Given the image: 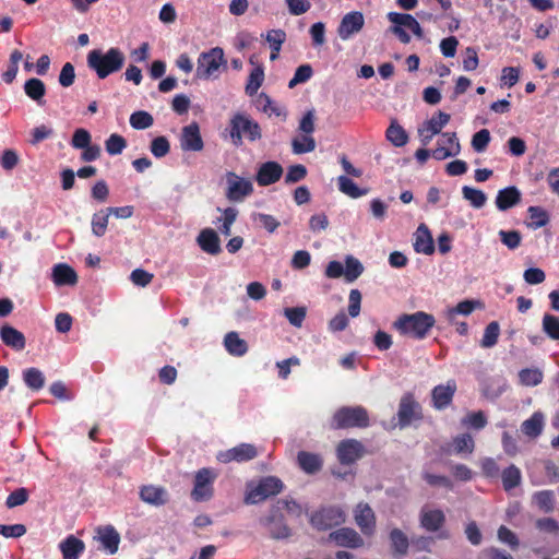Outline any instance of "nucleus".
I'll list each match as a JSON object with an SVG mask.
<instances>
[{
  "label": "nucleus",
  "mask_w": 559,
  "mask_h": 559,
  "mask_svg": "<svg viewBox=\"0 0 559 559\" xmlns=\"http://www.w3.org/2000/svg\"><path fill=\"white\" fill-rule=\"evenodd\" d=\"M109 214L105 210L95 213L92 217V231L95 236L102 237L105 235L108 226Z\"/></svg>",
  "instance_id": "39"
},
{
  "label": "nucleus",
  "mask_w": 559,
  "mask_h": 559,
  "mask_svg": "<svg viewBox=\"0 0 559 559\" xmlns=\"http://www.w3.org/2000/svg\"><path fill=\"white\" fill-rule=\"evenodd\" d=\"M499 237L501 242L511 250L516 249L522 240V236L518 230H500Z\"/></svg>",
  "instance_id": "52"
},
{
  "label": "nucleus",
  "mask_w": 559,
  "mask_h": 559,
  "mask_svg": "<svg viewBox=\"0 0 559 559\" xmlns=\"http://www.w3.org/2000/svg\"><path fill=\"white\" fill-rule=\"evenodd\" d=\"M358 456H338V467L332 469L333 475L345 478L353 473V466Z\"/></svg>",
  "instance_id": "46"
},
{
  "label": "nucleus",
  "mask_w": 559,
  "mask_h": 559,
  "mask_svg": "<svg viewBox=\"0 0 559 559\" xmlns=\"http://www.w3.org/2000/svg\"><path fill=\"white\" fill-rule=\"evenodd\" d=\"M127 146V142L123 136L119 134H111L105 142V147L108 154L118 155L120 154Z\"/></svg>",
  "instance_id": "48"
},
{
  "label": "nucleus",
  "mask_w": 559,
  "mask_h": 559,
  "mask_svg": "<svg viewBox=\"0 0 559 559\" xmlns=\"http://www.w3.org/2000/svg\"><path fill=\"white\" fill-rule=\"evenodd\" d=\"M153 123V116L147 111L139 110L130 116V124L135 130L148 129Z\"/></svg>",
  "instance_id": "37"
},
{
  "label": "nucleus",
  "mask_w": 559,
  "mask_h": 559,
  "mask_svg": "<svg viewBox=\"0 0 559 559\" xmlns=\"http://www.w3.org/2000/svg\"><path fill=\"white\" fill-rule=\"evenodd\" d=\"M307 176V168L304 165H293L288 168L285 176V182L287 185L296 183L302 180Z\"/></svg>",
  "instance_id": "62"
},
{
  "label": "nucleus",
  "mask_w": 559,
  "mask_h": 559,
  "mask_svg": "<svg viewBox=\"0 0 559 559\" xmlns=\"http://www.w3.org/2000/svg\"><path fill=\"white\" fill-rule=\"evenodd\" d=\"M226 183V197L228 200L234 202H241L253 191L252 182L249 179L237 176L235 173H227Z\"/></svg>",
  "instance_id": "11"
},
{
  "label": "nucleus",
  "mask_w": 559,
  "mask_h": 559,
  "mask_svg": "<svg viewBox=\"0 0 559 559\" xmlns=\"http://www.w3.org/2000/svg\"><path fill=\"white\" fill-rule=\"evenodd\" d=\"M56 286H73L78 283V274L73 267L66 263L56 264L51 273Z\"/></svg>",
  "instance_id": "23"
},
{
  "label": "nucleus",
  "mask_w": 559,
  "mask_h": 559,
  "mask_svg": "<svg viewBox=\"0 0 559 559\" xmlns=\"http://www.w3.org/2000/svg\"><path fill=\"white\" fill-rule=\"evenodd\" d=\"M292 148L293 152L297 155L310 153L316 150V141L311 135L305 134L301 139H293Z\"/></svg>",
  "instance_id": "40"
},
{
  "label": "nucleus",
  "mask_w": 559,
  "mask_h": 559,
  "mask_svg": "<svg viewBox=\"0 0 559 559\" xmlns=\"http://www.w3.org/2000/svg\"><path fill=\"white\" fill-rule=\"evenodd\" d=\"M533 500L538 509L546 513L554 509V493L550 490H543L534 493Z\"/></svg>",
  "instance_id": "45"
},
{
  "label": "nucleus",
  "mask_w": 559,
  "mask_h": 559,
  "mask_svg": "<svg viewBox=\"0 0 559 559\" xmlns=\"http://www.w3.org/2000/svg\"><path fill=\"white\" fill-rule=\"evenodd\" d=\"M369 426V416L361 406H344L338 408L332 419V427L336 429L366 428Z\"/></svg>",
  "instance_id": "3"
},
{
  "label": "nucleus",
  "mask_w": 559,
  "mask_h": 559,
  "mask_svg": "<svg viewBox=\"0 0 559 559\" xmlns=\"http://www.w3.org/2000/svg\"><path fill=\"white\" fill-rule=\"evenodd\" d=\"M364 271L362 264L354 257L348 255L346 258V270L344 271L345 280L348 283L357 280Z\"/></svg>",
  "instance_id": "43"
},
{
  "label": "nucleus",
  "mask_w": 559,
  "mask_h": 559,
  "mask_svg": "<svg viewBox=\"0 0 559 559\" xmlns=\"http://www.w3.org/2000/svg\"><path fill=\"white\" fill-rule=\"evenodd\" d=\"M365 451L362 444L355 439H347L337 445V454H361Z\"/></svg>",
  "instance_id": "53"
},
{
  "label": "nucleus",
  "mask_w": 559,
  "mask_h": 559,
  "mask_svg": "<svg viewBox=\"0 0 559 559\" xmlns=\"http://www.w3.org/2000/svg\"><path fill=\"white\" fill-rule=\"evenodd\" d=\"M453 448L457 453H472L474 450L473 437L468 433L456 437L453 441Z\"/></svg>",
  "instance_id": "55"
},
{
  "label": "nucleus",
  "mask_w": 559,
  "mask_h": 559,
  "mask_svg": "<svg viewBox=\"0 0 559 559\" xmlns=\"http://www.w3.org/2000/svg\"><path fill=\"white\" fill-rule=\"evenodd\" d=\"M414 249L418 253L430 255L435 252L433 239L425 224H420L414 234Z\"/></svg>",
  "instance_id": "20"
},
{
  "label": "nucleus",
  "mask_w": 559,
  "mask_h": 559,
  "mask_svg": "<svg viewBox=\"0 0 559 559\" xmlns=\"http://www.w3.org/2000/svg\"><path fill=\"white\" fill-rule=\"evenodd\" d=\"M432 314L417 311L412 314H402L394 322L393 328L401 334L413 338H424L435 325Z\"/></svg>",
  "instance_id": "2"
},
{
  "label": "nucleus",
  "mask_w": 559,
  "mask_h": 559,
  "mask_svg": "<svg viewBox=\"0 0 559 559\" xmlns=\"http://www.w3.org/2000/svg\"><path fill=\"white\" fill-rule=\"evenodd\" d=\"M442 136L448 139L449 146H445L441 143V141H438L437 147L431 151V156L437 160H443L449 157L459 155L461 152V144L456 133L445 132L442 133Z\"/></svg>",
  "instance_id": "17"
},
{
  "label": "nucleus",
  "mask_w": 559,
  "mask_h": 559,
  "mask_svg": "<svg viewBox=\"0 0 559 559\" xmlns=\"http://www.w3.org/2000/svg\"><path fill=\"white\" fill-rule=\"evenodd\" d=\"M59 549L63 559H79L85 550V544L74 535H69L59 544Z\"/></svg>",
  "instance_id": "24"
},
{
  "label": "nucleus",
  "mask_w": 559,
  "mask_h": 559,
  "mask_svg": "<svg viewBox=\"0 0 559 559\" xmlns=\"http://www.w3.org/2000/svg\"><path fill=\"white\" fill-rule=\"evenodd\" d=\"M365 19L361 12L354 11L345 14L338 25L337 34L341 39L347 40L354 34L361 31Z\"/></svg>",
  "instance_id": "15"
},
{
  "label": "nucleus",
  "mask_w": 559,
  "mask_h": 559,
  "mask_svg": "<svg viewBox=\"0 0 559 559\" xmlns=\"http://www.w3.org/2000/svg\"><path fill=\"white\" fill-rule=\"evenodd\" d=\"M213 496V487L202 485V483H194L191 497L194 501H206Z\"/></svg>",
  "instance_id": "64"
},
{
  "label": "nucleus",
  "mask_w": 559,
  "mask_h": 559,
  "mask_svg": "<svg viewBox=\"0 0 559 559\" xmlns=\"http://www.w3.org/2000/svg\"><path fill=\"white\" fill-rule=\"evenodd\" d=\"M284 313L290 324L300 328L306 317V309L304 307L286 308Z\"/></svg>",
  "instance_id": "60"
},
{
  "label": "nucleus",
  "mask_w": 559,
  "mask_h": 559,
  "mask_svg": "<svg viewBox=\"0 0 559 559\" xmlns=\"http://www.w3.org/2000/svg\"><path fill=\"white\" fill-rule=\"evenodd\" d=\"M0 338L4 345L16 352L23 350L26 346L25 335L8 323L0 326Z\"/></svg>",
  "instance_id": "18"
},
{
  "label": "nucleus",
  "mask_w": 559,
  "mask_h": 559,
  "mask_svg": "<svg viewBox=\"0 0 559 559\" xmlns=\"http://www.w3.org/2000/svg\"><path fill=\"white\" fill-rule=\"evenodd\" d=\"M481 302L475 300H463L456 305V307L451 308L447 311L445 316L450 322H453L456 314L468 316L476 308H480Z\"/></svg>",
  "instance_id": "31"
},
{
  "label": "nucleus",
  "mask_w": 559,
  "mask_h": 559,
  "mask_svg": "<svg viewBox=\"0 0 559 559\" xmlns=\"http://www.w3.org/2000/svg\"><path fill=\"white\" fill-rule=\"evenodd\" d=\"M224 63L223 49L219 47L212 48L199 56L195 75L202 80L216 79L219 68Z\"/></svg>",
  "instance_id": "6"
},
{
  "label": "nucleus",
  "mask_w": 559,
  "mask_h": 559,
  "mask_svg": "<svg viewBox=\"0 0 559 559\" xmlns=\"http://www.w3.org/2000/svg\"><path fill=\"white\" fill-rule=\"evenodd\" d=\"M500 334V326L497 321L490 322L484 332L480 345L484 348H490L493 347L497 342Z\"/></svg>",
  "instance_id": "41"
},
{
  "label": "nucleus",
  "mask_w": 559,
  "mask_h": 559,
  "mask_svg": "<svg viewBox=\"0 0 559 559\" xmlns=\"http://www.w3.org/2000/svg\"><path fill=\"white\" fill-rule=\"evenodd\" d=\"M126 61L123 52L118 48H110L106 52L99 49L91 50L87 55V66L94 70L98 79H106L111 73L122 69Z\"/></svg>",
  "instance_id": "1"
},
{
  "label": "nucleus",
  "mask_w": 559,
  "mask_h": 559,
  "mask_svg": "<svg viewBox=\"0 0 559 559\" xmlns=\"http://www.w3.org/2000/svg\"><path fill=\"white\" fill-rule=\"evenodd\" d=\"M455 391L456 384L455 381L453 380L448 381L447 384L444 385H437L432 390L431 394L433 406L437 409H443L444 407H447L452 402Z\"/></svg>",
  "instance_id": "21"
},
{
  "label": "nucleus",
  "mask_w": 559,
  "mask_h": 559,
  "mask_svg": "<svg viewBox=\"0 0 559 559\" xmlns=\"http://www.w3.org/2000/svg\"><path fill=\"white\" fill-rule=\"evenodd\" d=\"M338 186L340 190L350 198H359L366 194V191L360 190L352 179L345 176L338 177Z\"/></svg>",
  "instance_id": "47"
},
{
  "label": "nucleus",
  "mask_w": 559,
  "mask_h": 559,
  "mask_svg": "<svg viewBox=\"0 0 559 559\" xmlns=\"http://www.w3.org/2000/svg\"><path fill=\"white\" fill-rule=\"evenodd\" d=\"M95 538L100 543L102 549L114 555L118 551L120 535L112 525L98 526Z\"/></svg>",
  "instance_id": "16"
},
{
  "label": "nucleus",
  "mask_w": 559,
  "mask_h": 559,
  "mask_svg": "<svg viewBox=\"0 0 559 559\" xmlns=\"http://www.w3.org/2000/svg\"><path fill=\"white\" fill-rule=\"evenodd\" d=\"M27 500H28V491L26 488L22 487V488L15 489L8 496V498L5 500V506L9 509H12V508L24 504Z\"/></svg>",
  "instance_id": "56"
},
{
  "label": "nucleus",
  "mask_w": 559,
  "mask_h": 559,
  "mask_svg": "<svg viewBox=\"0 0 559 559\" xmlns=\"http://www.w3.org/2000/svg\"><path fill=\"white\" fill-rule=\"evenodd\" d=\"M462 424L477 430L483 429L487 425V418L484 412H475L467 414L463 419Z\"/></svg>",
  "instance_id": "58"
},
{
  "label": "nucleus",
  "mask_w": 559,
  "mask_h": 559,
  "mask_svg": "<svg viewBox=\"0 0 559 559\" xmlns=\"http://www.w3.org/2000/svg\"><path fill=\"white\" fill-rule=\"evenodd\" d=\"M329 540L338 547L357 549L365 545L364 538L352 527H341L329 534Z\"/></svg>",
  "instance_id": "12"
},
{
  "label": "nucleus",
  "mask_w": 559,
  "mask_h": 559,
  "mask_svg": "<svg viewBox=\"0 0 559 559\" xmlns=\"http://www.w3.org/2000/svg\"><path fill=\"white\" fill-rule=\"evenodd\" d=\"M420 527L429 533H437L438 539H449L450 532L444 530L445 514L440 509L423 508L419 514Z\"/></svg>",
  "instance_id": "10"
},
{
  "label": "nucleus",
  "mask_w": 559,
  "mask_h": 559,
  "mask_svg": "<svg viewBox=\"0 0 559 559\" xmlns=\"http://www.w3.org/2000/svg\"><path fill=\"white\" fill-rule=\"evenodd\" d=\"M284 508L289 510V502L287 500H280L276 506L271 509L270 514L261 519V524L267 530V533L273 539H285L292 534L290 528L285 523L284 516L281 513V510Z\"/></svg>",
  "instance_id": "5"
},
{
  "label": "nucleus",
  "mask_w": 559,
  "mask_h": 559,
  "mask_svg": "<svg viewBox=\"0 0 559 559\" xmlns=\"http://www.w3.org/2000/svg\"><path fill=\"white\" fill-rule=\"evenodd\" d=\"M299 466L308 474L318 472L322 466L321 456H297Z\"/></svg>",
  "instance_id": "54"
},
{
  "label": "nucleus",
  "mask_w": 559,
  "mask_h": 559,
  "mask_svg": "<svg viewBox=\"0 0 559 559\" xmlns=\"http://www.w3.org/2000/svg\"><path fill=\"white\" fill-rule=\"evenodd\" d=\"M265 39L272 48L270 59L274 61L278 58L282 45L286 39V34L282 29H272L266 34Z\"/></svg>",
  "instance_id": "33"
},
{
  "label": "nucleus",
  "mask_w": 559,
  "mask_h": 559,
  "mask_svg": "<svg viewBox=\"0 0 559 559\" xmlns=\"http://www.w3.org/2000/svg\"><path fill=\"white\" fill-rule=\"evenodd\" d=\"M283 175V167L276 162H266L262 164L257 173V182L265 187L275 183Z\"/></svg>",
  "instance_id": "19"
},
{
  "label": "nucleus",
  "mask_w": 559,
  "mask_h": 559,
  "mask_svg": "<svg viewBox=\"0 0 559 559\" xmlns=\"http://www.w3.org/2000/svg\"><path fill=\"white\" fill-rule=\"evenodd\" d=\"M140 497L144 502L154 506H163L167 502V491L162 487L143 486L140 490Z\"/></svg>",
  "instance_id": "28"
},
{
  "label": "nucleus",
  "mask_w": 559,
  "mask_h": 559,
  "mask_svg": "<svg viewBox=\"0 0 559 559\" xmlns=\"http://www.w3.org/2000/svg\"><path fill=\"white\" fill-rule=\"evenodd\" d=\"M355 522L365 536L376 532V514L368 503L360 502L355 509Z\"/></svg>",
  "instance_id": "13"
},
{
  "label": "nucleus",
  "mask_w": 559,
  "mask_h": 559,
  "mask_svg": "<svg viewBox=\"0 0 559 559\" xmlns=\"http://www.w3.org/2000/svg\"><path fill=\"white\" fill-rule=\"evenodd\" d=\"M198 243L203 251L210 254H218L221 249V240L218 235L211 228L203 229L198 236Z\"/></svg>",
  "instance_id": "25"
},
{
  "label": "nucleus",
  "mask_w": 559,
  "mask_h": 559,
  "mask_svg": "<svg viewBox=\"0 0 559 559\" xmlns=\"http://www.w3.org/2000/svg\"><path fill=\"white\" fill-rule=\"evenodd\" d=\"M543 331L554 341H559V317L546 313L543 317Z\"/></svg>",
  "instance_id": "44"
},
{
  "label": "nucleus",
  "mask_w": 559,
  "mask_h": 559,
  "mask_svg": "<svg viewBox=\"0 0 559 559\" xmlns=\"http://www.w3.org/2000/svg\"><path fill=\"white\" fill-rule=\"evenodd\" d=\"M501 478L503 489L506 491H510L521 484L522 476L520 469L516 466L510 465L503 469Z\"/></svg>",
  "instance_id": "32"
},
{
  "label": "nucleus",
  "mask_w": 559,
  "mask_h": 559,
  "mask_svg": "<svg viewBox=\"0 0 559 559\" xmlns=\"http://www.w3.org/2000/svg\"><path fill=\"white\" fill-rule=\"evenodd\" d=\"M520 383L524 386H535L543 380V372L538 368H525L519 372Z\"/></svg>",
  "instance_id": "36"
},
{
  "label": "nucleus",
  "mask_w": 559,
  "mask_h": 559,
  "mask_svg": "<svg viewBox=\"0 0 559 559\" xmlns=\"http://www.w3.org/2000/svg\"><path fill=\"white\" fill-rule=\"evenodd\" d=\"M312 68L309 64L299 66L293 79L288 83L289 88H294L296 85L307 82L312 76Z\"/></svg>",
  "instance_id": "51"
},
{
  "label": "nucleus",
  "mask_w": 559,
  "mask_h": 559,
  "mask_svg": "<svg viewBox=\"0 0 559 559\" xmlns=\"http://www.w3.org/2000/svg\"><path fill=\"white\" fill-rule=\"evenodd\" d=\"M521 201V192L516 187H508L498 192L496 205L500 211H507L519 204Z\"/></svg>",
  "instance_id": "26"
},
{
  "label": "nucleus",
  "mask_w": 559,
  "mask_h": 559,
  "mask_svg": "<svg viewBox=\"0 0 559 559\" xmlns=\"http://www.w3.org/2000/svg\"><path fill=\"white\" fill-rule=\"evenodd\" d=\"M544 425V414L540 412H535L528 419L522 423L521 431L530 438H536L542 433Z\"/></svg>",
  "instance_id": "27"
},
{
  "label": "nucleus",
  "mask_w": 559,
  "mask_h": 559,
  "mask_svg": "<svg viewBox=\"0 0 559 559\" xmlns=\"http://www.w3.org/2000/svg\"><path fill=\"white\" fill-rule=\"evenodd\" d=\"M423 418L421 406L412 394H404L399 403L397 423L393 425L404 429L420 421Z\"/></svg>",
  "instance_id": "9"
},
{
  "label": "nucleus",
  "mask_w": 559,
  "mask_h": 559,
  "mask_svg": "<svg viewBox=\"0 0 559 559\" xmlns=\"http://www.w3.org/2000/svg\"><path fill=\"white\" fill-rule=\"evenodd\" d=\"M25 94L36 102L38 105L44 104V96L46 93V86L44 82L39 79H28L24 84Z\"/></svg>",
  "instance_id": "29"
},
{
  "label": "nucleus",
  "mask_w": 559,
  "mask_h": 559,
  "mask_svg": "<svg viewBox=\"0 0 559 559\" xmlns=\"http://www.w3.org/2000/svg\"><path fill=\"white\" fill-rule=\"evenodd\" d=\"M224 345L227 352L234 356H243L248 350L247 342L240 338L236 332H229L225 335Z\"/></svg>",
  "instance_id": "30"
},
{
  "label": "nucleus",
  "mask_w": 559,
  "mask_h": 559,
  "mask_svg": "<svg viewBox=\"0 0 559 559\" xmlns=\"http://www.w3.org/2000/svg\"><path fill=\"white\" fill-rule=\"evenodd\" d=\"M91 134L85 129H76L73 133L71 145L74 148H85L86 146L91 145Z\"/></svg>",
  "instance_id": "61"
},
{
  "label": "nucleus",
  "mask_w": 559,
  "mask_h": 559,
  "mask_svg": "<svg viewBox=\"0 0 559 559\" xmlns=\"http://www.w3.org/2000/svg\"><path fill=\"white\" fill-rule=\"evenodd\" d=\"M386 139L397 147H401L407 143L408 136L405 130L393 120L386 130Z\"/></svg>",
  "instance_id": "34"
},
{
  "label": "nucleus",
  "mask_w": 559,
  "mask_h": 559,
  "mask_svg": "<svg viewBox=\"0 0 559 559\" xmlns=\"http://www.w3.org/2000/svg\"><path fill=\"white\" fill-rule=\"evenodd\" d=\"M238 215V211L235 207H227L223 211V217L218 218L222 222L221 231L225 236L231 234V225L235 223Z\"/></svg>",
  "instance_id": "49"
},
{
  "label": "nucleus",
  "mask_w": 559,
  "mask_h": 559,
  "mask_svg": "<svg viewBox=\"0 0 559 559\" xmlns=\"http://www.w3.org/2000/svg\"><path fill=\"white\" fill-rule=\"evenodd\" d=\"M230 138L236 146L242 144V135L253 142L261 138L260 126L243 114H236L230 120Z\"/></svg>",
  "instance_id": "4"
},
{
  "label": "nucleus",
  "mask_w": 559,
  "mask_h": 559,
  "mask_svg": "<svg viewBox=\"0 0 559 559\" xmlns=\"http://www.w3.org/2000/svg\"><path fill=\"white\" fill-rule=\"evenodd\" d=\"M389 540L393 557L402 558L407 555L411 542L402 530L396 527L391 530Z\"/></svg>",
  "instance_id": "22"
},
{
  "label": "nucleus",
  "mask_w": 559,
  "mask_h": 559,
  "mask_svg": "<svg viewBox=\"0 0 559 559\" xmlns=\"http://www.w3.org/2000/svg\"><path fill=\"white\" fill-rule=\"evenodd\" d=\"M489 142L490 132L487 129H481L480 131L476 132L472 138V146L478 153L484 152Z\"/></svg>",
  "instance_id": "59"
},
{
  "label": "nucleus",
  "mask_w": 559,
  "mask_h": 559,
  "mask_svg": "<svg viewBox=\"0 0 559 559\" xmlns=\"http://www.w3.org/2000/svg\"><path fill=\"white\" fill-rule=\"evenodd\" d=\"M75 71L72 63L67 62L63 64L59 74V84L63 87H69L74 83Z\"/></svg>",
  "instance_id": "63"
},
{
  "label": "nucleus",
  "mask_w": 559,
  "mask_h": 559,
  "mask_svg": "<svg viewBox=\"0 0 559 559\" xmlns=\"http://www.w3.org/2000/svg\"><path fill=\"white\" fill-rule=\"evenodd\" d=\"M150 148H151L152 154L155 157L162 158L169 153L170 144H169V141L167 140V138L160 135V136L155 138L151 142Z\"/></svg>",
  "instance_id": "50"
},
{
  "label": "nucleus",
  "mask_w": 559,
  "mask_h": 559,
  "mask_svg": "<svg viewBox=\"0 0 559 559\" xmlns=\"http://www.w3.org/2000/svg\"><path fill=\"white\" fill-rule=\"evenodd\" d=\"M462 194L476 209L483 207L487 200L486 194L481 190L468 186L462 188Z\"/></svg>",
  "instance_id": "38"
},
{
  "label": "nucleus",
  "mask_w": 559,
  "mask_h": 559,
  "mask_svg": "<svg viewBox=\"0 0 559 559\" xmlns=\"http://www.w3.org/2000/svg\"><path fill=\"white\" fill-rule=\"evenodd\" d=\"M530 218L532 219L531 226L534 228H540L545 226L548 221V214L542 207L531 206L528 207Z\"/></svg>",
  "instance_id": "57"
},
{
  "label": "nucleus",
  "mask_w": 559,
  "mask_h": 559,
  "mask_svg": "<svg viewBox=\"0 0 559 559\" xmlns=\"http://www.w3.org/2000/svg\"><path fill=\"white\" fill-rule=\"evenodd\" d=\"M283 483L274 476L263 477L255 486H248L245 501L249 504H257L271 496H275L283 490Z\"/></svg>",
  "instance_id": "7"
},
{
  "label": "nucleus",
  "mask_w": 559,
  "mask_h": 559,
  "mask_svg": "<svg viewBox=\"0 0 559 559\" xmlns=\"http://www.w3.org/2000/svg\"><path fill=\"white\" fill-rule=\"evenodd\" d=\"M346 520L340 507H324L314 511L310 516V524L318 531H328L342 525Z\"/></svg>",
  "instance_id": "8"
},
{
  "label": "nucleus",
  "mask_w": 559,
  "mask_h": 559,
  "mask_svg": "<svg viewBox=\"0 0 559 559\" xmlns=\"http://www.w3.org/2000/svg\"><path fill=\"white\" fill-rule=\"evenodd\" d=\"M204 143L200 133V127L197 122L185 126L180 135V147L182 151L200 152Z\"/></svg>",
  "instance_id": "14"
},
{
  "label": "nucleus",
  "mask_w": 559,
  "mask_h": 559,
  "mask_svg": "<svg viewBox=\"0 0 559 559\" xmlns=\"http://www.w3.org/2000/svg\"><path fill=\"white\" fill-rule=\"evenodd\" d=\"M25 384L32 390H40L45 385L44 373L37 368H28L23 372Z\"/></svg>",
  "instance_id": "35"
},
{
  "label": "nucleus",
  "mask_w": 559,
  "mask_h": 559,
  "mask_svg": "<svg viewBox=\"0 0 559 559\" xmlns=\"http://www.w3.org/2000/svg\"><path fill=\"white\" fill-rule=\"evenodd\" d=\"M264 81V71L262 67L254 68L248 79V83L246 85V93L249 96H253L257 94L258 90L261 87Z\"/></svg>",
  "instance_id": "42"
}]
</instances>
